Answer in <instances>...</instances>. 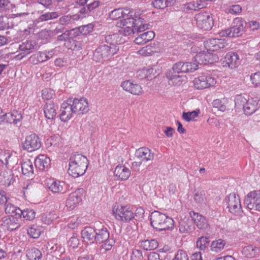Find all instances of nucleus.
I'll use <instances>...</instances> for the list:
<instances>
[{"instance_id":"nucleus-2","label":"nucleus","mask_w":260,"mask_h":260,"mask_svg":"<svg viewBox=\"0 0 260 260\" xmlns=\"http://www.w3.org/2000/svg\"><path fill=\"white\" fill-rule=\"evenodd\" d=\"M150 224L156 231L172 230L174 225L173 219L158 211H154L150 215Z\"/></svg>"},{"instance_id":"nucleus-40","label":"nucleus","mask_w":260,"mask_h":260,"mask_svg":"<svg viewBox=\"0 0 260 260\" xmlns=\"http://www.w3.org/2000/svg\"><path fill=\"white\" fill-rule=\"evenodd\" d=\"M13 175V174L8 175L6 172H1L0 173V182L4 184L10 186L15 181Z\"/></svg>"},{"instance_id":"nucleus-14","label":"nucleus","mask_w":260,"mask_h":260,"mask_svg":"<svg viewBox=\"0 0 260 260\" xmlns=\"http://www.w3.org/2000/svg\"><path fill=\"white\" fill-rule=\"evenodd\" d=\"M135 18L132 17H125L120 19L117 22V26L119 27L124 28L125 35H129L135 31Z\"/></svg>"},{"instance_id":"nucleus-59","label":"nucleus","mask_w":260,"mask_h":260,"mask_svg":"<svg viewBox=\"0 0 260 260\" xmlns=\"http://www.w3.org/2000/svg\"><path fill=\"white\" fill-rule=\"evenodd\" d=\"M70 39L75 38L81 35L80 27H76L70 30H67Z\"/></svg>"},{"instance_id":"nucleus-7","label":"nucleus","mask_w":260,"mask_h":260,"mask_svg":"<svg viewBox=\"0 0 260 260\" xmlns=\"http://www.w3.org/2000/svg\"><path fill=\"white\" fill-rule=\"evenodd\" d=\"M244 204L250 210L260 212V190L249 192L245 199Z\"/></svg>"},{"instance_id":"nucleus-55","label":"nucleus","mask_w":260,"mask_h":260,"mask_svg":"<svg viewBox=\"0 0 260 260\" xmlns=\"http://www.w3.org/2000/svg\"><path fill=\"white\" fill-rule=\"evenodd\" d=\"M31 57L37 58V62H35L33 60L35 64H37L38 62H43L46 60V53L45 52H39L37 55L32 56Z\"/></svg>"},{"instance_id":"nucleus-26","label":"nucleus","mask_w":260,"mask_h":260,"mask_svg":"<svg viewBox=\"0 0 260 260\" xmlns=\"http://www.w3.org/2000/svg\"><path fill=\"white\" fill-rule=\"evenodd\" d=\"M155 36L153 31H148L139 35L135 40L134 42L138 45H143L152 40Z\"/></svg>"},{"instance_id":"nucleus-6","label":"nucleus","mask_w":260,"mask_h":260,"mask_svg":"<svg viewBox=\"0 0 260 260\" xmlns=\"http://www.w3.org/2000/svg\"><path fill=\"white\" fill-rule=\"evenodd\" d=\"M224 201L229 211L231 213L239 215L242 212L239 197H237L235 193L230 194L225 197Z\"/></svg>"},{"instance_id":"nucleus-60","label":"nucleus","mask_w":260,"mask_h":260,"mask_svg":"<svg viewBox=\"0 0 260 260\" xmlns=\"http://www.w3.org/2000/svg\"><path fill=\"white\" fill-rule=\"evenodd\" d=\"M8 200L9 197L7 193L3 190L0 189V204H5L6 205Z\"/></svg>"},{"instance_id":"nucleus-62","label":"nucleus","mask_w":260,"mask_h":260,"mask_svg":"<svg viewBox=\"0 0 260 260\" xmlns=\"http://www.w3.org/2000/svg\"><path fill=\"white\" fill-rule=\"evenodd\" d=\"M102 243H103L102 245V248L104 249L106 251H108L112 248L115 242L113 239H109L106 242Z\"/></svg>"},{"instance_id":"nucleus-28","label":"nucleus","mask_w":260,"mask_h":260,"mask_svg":"<svg viewBox=\"0 0 260 260\" xmlns=\"http://www.w3.org/2000/svg\"><path fill=\"white\" fill-rule=\"evenodd\" d=\"M19 49L22 53L28 54L36 49V43L34 41H26L19 46Z\"/></svg>"},{"instance_id":"nucleus-31","label":"nucleus","mask_w":260,"mask_h":260,"mask_svg":"<svg viewBox=\"0 0 260 260\" xmlns=\"http://www.w3.org/2000/svg\"><path fill=\"white\" fill-rule=\"evenodd\" d=\"M50 162V160L49 158L44 155L40 156L35 161L36 167L42 170L48 169L49 167Z\"/></svg>"},{"instance_id":"nucleus-10","label":"nucleus","mask_w":260,"mask_h":260,"mask_svg":"<svg viewBox=\"0 0 260 260\" xmlns=\"http://www.w3.org/2000/svg\"><path fill=\"white\" fill-rule=\"evenodd\" d=\"M218 60V56L211 52L205 51L198 53L194 57L196 63L199 64H212Z\"/></svg>"},{"instance_id":"nucleus-58","label":"nucleus","mask_w":260,"mask_h":260,"mask_svg":"<svg viewBox=\"0 0 260 260\" xmlns=\"http://www.w3.org/2000/svg\"><path fill=\"white\" fill-rule=\"evenodd\" d=\"M143 255L141 250L135 249L131 255V260H142Z\"/></svg>"},{"instance_id":"nucleus-44","label":"nucleus","mask_w":260,"mask_h":260,"mask_svg":"<svg viewBox=\"0 0 260 260\" xmlns=\"http://www.w3.org/2000/svg\"><path fill=\"white\" fill-rule=\"evenodd\" d=\"M210 244L209 237L202 236L197 241V246L201 250H205Z\"/></svg>"},{"instance_id":"nucleus-4","label":"nucleus","mask_w":260,"mask_h":260,"mask_svg":"<svg viewBox=\"0 0 260 260\" xmlns=\"http://www.w3.org/2000/svg\"><path fill=\"white\" fill-rule=\"evenodd\" d=\"M194 85L198 89H204L213 86L216 83V79L208 73H202L194 81Z\"/></svg>"},{"instance_id":"nucleus-11","label":"nucleus","mask_w":260,"mask_h":260,"mask_svg":"<svg viewBox=\"0 0 260 260\" xmlns=\"http://www.w3.org/2000/svg\"><path fill=\"white\" fill-rule=\"evenodd\" d=\"M247 25V23L242 18H235L233 22V25L229 28L231 34V38L241 36Z\"/></svg>"},{"instance_id":"nucleus-1","label":"nucleus","mask_w":260,"mask_h":260,"mask_svg":"<svg viewBox=\"0 0 260 260\" xmlns=\"http://www.w3.org/2000/svg\"><path fill=\"white\" fill-rule=\"evenodd\" d=\"M88 165V160L86 156L74 153L70 158L68 174L74 178L82 176L85 173Z\"/></svg>"},{"instance_id":"nucleus-38","label":"nucleus","mask_w":260,"mask_h":260,"mask_svg":"<svg viewBox=\"0 0 260 260\" xmlns=\"http://www.w3.org/2000/svg\"><path fill=\"white\" fill-rule=\"evenodd\" d=\"M99 1H95L86 5L85 7H83L79 10V12L82 14H88L94 9L98 8L99 6Z\"/></svg>"},{"instance_id":"nucleus-22","label":"nucleus","mask_w":260,"mask_h":260,"mask_svg":"<svg viewBox=\"0 0 260 260\" xmlns=\"http://www.w3.org/2000/svg\"><path fill=\"white\" fill-rule=\"evenodd\" d=\"M96 243H102V242H106L109 239V232L108 229L104 225L101 227L96 228Z\"/></svg>"},{"instance_id":"nucleus-64","label":"nucleus","mask_w":260,"mask_h":260,"mask_svg":"<svg viewBox=\"0 0 260 260\" xmlns=\"http://www.w3.org/2000/svg\"><path fill=\"white\" fill-rule=\"evenodd\" d=\"M173 260H188V257L184 251L180 250L178 252Z\"/></svg>"},{"instance_id":"nucleus-9","label":"nucleus","mask_w":260,"mask_h":260,"mask_svg":"<svg viewBox=\"0 0 260 260\" xmlns=\"http://www.w3.org/2000/svg\"><path fill=\"white\" fill-rule=\"evenodd\" d=\"M113 213L117 220L123 222H128L134 218L133 211L127 206H120L115 210L113 209Z\"/></svg>"},{"instance_id":"nucleus-39","label":"nucleus","mask_w":260,"mask_h":260,"mask_svg":"<svg viewBox=\"0 0 260 260\" xmlns=\"http://www.w3.org/2000/svg\"><path fill=\"white\" fill-rule=\"evenodd\" d=\"M225 243V241L222 239L213 241L211 244V250L218 252L224 248Z\"/></svg>"},{"instance_id":"nucleus-33","label":"nucleus","mask_w":260,"mask_h":260,"mask_svg":"<svg viewBox=\"0 0 260 260\" xmlns=\"http://www.w3.org/2000/svg\"><path fill=\"white\" fill-rule=\"evenodd\" d=\"M22 174L27 176L32 175L34 173L33 162L29 159H26L21 163Z\"/></svg>"},{"instance_id":"nucleus-37","label":"nucleus","mask_w":260,"mask_h":260,"mask_svg":"<svg viewBox=\"0 0 260 260\" xmlns=\"http://www.w3.org/2000/svg\"><path fill=\"white\" fill-rule=\"evenodd\" d=\"M28 260H39L42 257V253L36 248H32L27 251Z\"/></svg>"},{"instance_id":"nucleus-17","label":"nucleus","mask_w":260,"mask_h":260,"mask_svg":"<svg viewBox=\"0 0 260 260\" xmlns=\"http://www.w3.org/2000/svg\"><path fill=\"white\" fill-rule=\"evenodd\" d=\"M17 217L5 216L2 218L1 222V225L5 227L7 230L10 231H14L20 226L18 222V218Z\"/></svg>"},{"instance_id":"nucleus-8","label":"nucleus","mask_w":260,"mask_h":260,"mask_svg":"<svg viewBox=\"0 0 260 260\" xmlns=\"http://www.w3.org/2000/svg\"><path fill=\"white\" fill-rule=\"evenodd\" d=\"M41 146V139L36 134H30L25 138L23 143V149L32 152L39 149Z\"/></svg>"},{"instance_id":"nucleus-56","label":"nucleus","mask_w":260,"mask_h":260,"mask_svg":"<svg viewBox=\"0 0 260 260\" xmlns=\"http://www.w3.org/2000/svg\"><path fill=\"white\" fill-rule=\"evenodd\" d=\"M130 93L135 95H140L142 93V89L138 84L133 83Z\"/></svg>"},{"instance_id":"nucleus-43","label":"nucleus","mask_w":260,"mask_h":260,"mask_svg":"<svg viewBox=\"0 0 260 260\" xmlns=\"http://www.w3.org/2000/svg\"><path fill=\"white\" fill-rule=\"evenodd\" d=\"M57 217L54 212L46 213L42 215L41 220L44 223L49 224Z\"/></svg>"},{"instance_id":"nucleus-53","label":"nucleus","mask_w":260,"mask_h":260,"mask_svg":"<svg viewBox=\"0 0 260 260\" xmlns=\"http://www.w3.org/2000/svg\"><path fill=\"white\" fill-rule=\"evenodd\" d=\"M110 17L113 20H117L122 16V9L119 8L113 10L110 14Z\"/></svg>"},{"instance_id":"nucleus-13","label":"nucleus","mask_w":260,"mask_h":260,"mask_svg":"<svg viewBox=\"0 0 260 260\" xmlns=\"http://www.w3.org/2000/svg\"><path fill=\"white\" fill-rule=\"evenodd\" d=\"M71 104L75 114H83L87 113L89 110L88 103L85 98L71 99Z\"/></svg>"},{"instance_id":"nucleus-61","label":"nucleus","mask_w":260,"mask_h":260,"mask_svg":"<svg viewBox=\"0 0 260 260\" xmlns=\"http://www.w3.org/2000/svg\"><path fill=\"white\" fill-rule=\"evenodd\" d=\"M79 245V240L76 236H73L68 241V245L73 248L77 247Z\"/></svg>"},{"instance_id":"nucleus-32","label":"nucleus","mask_w":260,"mask_h":260,"mask_svg":"<svg viewBox=\"0 0 260 260\" xmlns=\"http://www.w3.org/2000/svg\"><path fill=\"white\" fill-rule=\"evenodd\" d=\"M260 252V248L248 245L242 249V253L247 257L251 258L256 256Z\"/></svg>"},{"instance_id":"nucleus-20","label":"nucleus","mask_w":260,"mask_h":260,"mask_svg":"<svg viewBox=\"0 0 260 260\" xmlns=\"http://www.w3.org/2000/svg\"><path fill=\"white\" fill-rule=\"evenodd\" d=\"M82 201V196L80 194L79 190L71 193L67 200L66 207L70 210L74 209L77 204Z\"/></svg>"},{"instance_id":"nucleus-45","label":"nucleus","mask_w":260,"mask_h":260,"mask_svg":"<svg viewBox=\"0 0 260 260\" xmlns=\"http://www.w3.org/2000/svg\"><path fill=\"white\" fill-rule=\"evenodd\" d=\"M42 232V228L37 225H33L27 230V233L32 238H38Z\"/></svg>"},{"instance_id":"nucleus-24","label":"nucleus","mask_w":260,"mask_h":260,"mask_svg":"<svg viewBox=\"0 0 260 260\" xmlns=\"http://www.w3.org/2000/svg\"><path fill=\"white\" fill-rule=\"evenodd\" d=\"M169 84L173 86L180 85L183 82V77L173 70H170L166 74Z\"/></svg>"},{"instance_id":"nucleus-51","label":"nucleus","mask_w":260,"mask_h":260,"mask_svg":"<svg viewBox=\"0 0 260 260\" xmlns=\"http://www.w3.org/2000/svg\"><path fill=\"white\" fill-rule=\"evenodd\" d=\"M9 20L7 17L0 15V30H4L10 28Z\"/></svg>"},{"instance_id":"nucleus-41","label":"nucleus","mask_w":260,"mask_h":260,"mask_svg":"<svg viewBox=\"0 0 260 260\" xmlns=\"http://www.w3.org/2000/svg\"><path fill=\"white\" fill-rule=\"evenodd\" d=\"M78 19H79V16L78 15H74L73 16L67 15L60 17L59 22L60 24L64 25L72 23L74 20H78Z\"/></svg>"},{"instance_id":"nucleus-12","label":"nucleus","mask_w":260,"mask_h":260,"mask_svg":"<svg viewBox=\"0 0 260 260\" xmlns=\"http://www.w3.org/2000/svg\"><path fill=\"white\" fill-rule=\"evenodd\" d=\"M198 65L194 62L179 61L174 64L172 70L177 74L192 72L197 70Z\"/></svg>"},{"instance_id":"nucleus-54","label":"nucleus","mask_w":260,"mask_h":260,"mask_svg":"<svg viewBox=\"0 0 260 260\" xmlns=\"http://www.w3.org/2000/svg\"><path fill=\"white\" fill-rule=\"evenodd\" d=\"M247 101V100H246V99L243 96L237 95L235 100V104L236 106L238 107H242L243 109L244 106H245Z\"/></svg>"},{"instance_id":"nucleus-35","label":"nucleus","mask_w":260,"mask_h":260,"mask_svg":"<svg viewBox=\"0 0 260 260\" xmlns=\"http://www.w3.org/2000/svg\"><path fill=\"white\" fill-rule=\"evenodd\" d=\"M58 16V15L56 12L45 13L41 14L38 18L35 19L34 22L36 24H38L40 22L56 18Z\"/></svg>"},{"instance_id":"nucleus-46","label":"nucleus","mask_w":260,"mask_h":260,"mask_svg":"<svg viewBox=\"0 0 260 260\" xmlns=\"http://www.w3.org/2000/svg\"><path fill=\"white\" fill-rule=\"evenodd\" d=\"M185 7L188 10L197 11L204 8V4H201L199 1H193L187 3L185 5Z\"/></svg>"},{"instance_id":"nucleus-19","label":"nucleus","mask_w":260,"mask_h":260,"mask_svg":"<svg viewBox=\"0 0 260 260\" xmlns=\"http://www.w3.org/2000/svg\"><path fill=\"white\" fill-rule=\"evenodd\" d=\"M224 61L226 64L231 69H235L238 67L240 63L239 55L237 52H228L224 57Z\"/></svg>"},{"instance_id":"nucleus-29","label":"nucleus","mask_w":260,"mask_h":260,"mask_svg":"<svg viewBox=\"0 0 260 260\" xmlns=\"http://www.w3.org/2000/svg\"><path fill=\"white\" fill-rule=\"evenodd\" d=\"M114 173L115 175L118 177L121 180H127L131 175V171L129 169L124 166H117L116 167Z\"/></svg>"},{"instance_id":"nucleus-50","label":"nucleus","mask_w":260,"mask_h":260,"mask_svg":"<svg viewBox=\"0 0 260 260\" xmlns=\"http://www.w3.org/2000/svg\"><path fill=\"white\" fill-rule=\"evenodd\" d=\"M199 115V111H193L192 112H183L182 114V118L186 121H190L197 117Z\"/></svg>"},{"instance_id":"nucleus-52","label":"nucleus","mask_w":260,"mask_h":260,"mask_svg":"<svg viewBox=\"0 0 260 260\" xmlns=\"http://www.w3.org/2000/svg\"><path fill=\"white\" fill-rule=\"evenodd\" d=\"M81 35H86L93 30V25L90 23L87 25L79 26Z\"/></svg>"},{"instance_id":"nucleus-18","label":"nucleus","mask_w":260,"mask_h":260,"mask_svg":"<svg viewBox=\"0 0 260 260\" xmlns=\"http://www.w3.org/2000/svg\"><path fill=\"white\" fill-rule=\"evenodd\" d=\"M135 156L142 161H150L154 158V153L146 147H141L137 149Z\"/></svg>"},{"instance_id":"nucleus-3","label":"nucleus","mask_w":260,"mask_h":260,"mask_svg":"<svg viewBox=\"0 0 260 260\" xmlns=\"http://www.w3.org/2000/svg\"><path fill=\"white\" fill-rule=\"evenodd\" d=\"M119 50L117 46L108 47V45H103L96 48L93 54V59L96 62H102L103 60L107 59L108 58L112 56Z\"/></svg>"},{"instance_id":"nucleus-57","label":"nucleus","mask_w":260,"mask_h":260,"mask_svg":"<svg viewBox=\"0 0 260 260\" xmlns=\"http://www.w3.org/2000/svg\"><path fill=\"white\" fill-rule=\"evenodd\" d=\"M252 83L257 86L260 85V72H256L250 76Z\"/></svg>"},{"instance_id":"nucleus-48","label":"nucleus","mask_w":260,"mask_h":260,"mask_svg":"<svg viewBox=\"0 0 260 260\" xmlns=\"http://www.w3.org/2000/svg\"><path fill=\"white\" fill-rule=\"evenodd\" d=\"M204 46L207 52L215 51L216 39H212L204 42Z\"/></svg>"},{"instance_id":"nucleus-36","label":"nucleus","mask_w":260,"mask_h":260,"mask_svg":"<svg viewBox=\"0 0 260 260\" xmlns=\"http://www.w3.org/2000/svg\"><path fill=\"white\" fill-rule=\"evenodd\" d=\"M158 245V242L155 239L145 240L141 242V247L146 250H154Z\"/></svg>"},{"instance_id":"nucleus-42","label":"nucleus","mask_w":260,"mask_h":260,"mask_svg":"<svg viewBox=\"0 0 260 260\" xmlns=\"http://www.w3.org/2000/svg\"><path fill=\"white\" fill-rule=\"evenodd\" d=\"M119 38V35L118 34H114L106 36L105 37V41L109 44L108 47H111L113 45V46H116V44L122 43L120 40H117Z\"/></svg>"},{"instance_id":"nucleus-5","label":"nucleus","mask_w":260,"mask_h":260,"mask_svg":"<svg viewBox=\"0 0 260 260\" xmlns=\"http://www.w3.org/2000/svg\"><path fill=\"white\" fill-rule=\"evenodd\" d=\"M197 26L203 30H208L211 29L213 25V19L211 15L207 12H201L195 15Z\"/></svg>"},{"instance_id":"nucleus-21","label":"nucleus","mask_w":260,"mask_h":260,"mask_svg":"<svg viewBox=\"0 0 260 260\" xmlns=\"http://www.w3.org/2000/svg\"><path fill=\"white\" fill-rule=\"evenodd\" d=\"M96 228L86 226L81 231V236L84 241L88 242L90 244L94 243L96 239Z\"/></svg>"},{"instance_id":"nucleus-23","label":"nucleus","mask_w":260,"mask_h":260,"mask_svg":"<svg viewBox=\"0 0 260 260\" xmlns=\"http://www.w3.org/2000/svg\"><path fill=\"white\" fill-rule=\"evenodd\" d=\"M64 185L63 182L52 179H49L47 182L48 188L53 193H63L65 191L63 189Z\"/></svg>"},{"instance_id":"nucleus-25","label":"nucleus","mask_w":260,"mask_h":260,"mask_svg":"<svg viewBox=\"0 0 260 260\" xmlns=\"http://www.w3.org/2000/svg\"><path fill=\"white\" fill-rule=\"evenodd\" d=\"M56 109L53 102H47L44 107V112L46 118L48 119H54L57 114Z\"/></svg>"},{"instance_id":"nucleus-34","label":"nucleus","mask_w":260,"mask_h":260,"mask_svg":"<svg viewBox=\"0 0 260 260\" xmlns=\"http://www.w3.org/2000/svg\"><path fill=\"white\" fill-rule=\"evenodd\" d=\"M5 210L7 214H11V216H13L14 217L15 216L21 218L22 210L20 208L14 206L13 205L10 203H8L7 204H6Z\"/></svg>"},{"instance_id":"nucleus-63","label":"nucleus","mask_w":260,"mask_h":260,"mask_svg":"<svg viewBox=\"0 0 260 260\" xmlns=\"http://www.w3.org/2000/svg\"><path fill=\"white\" fill-rule=\"evenodd\" d=\"M145 211L142 208H138L135 211V214L134 215V219L136 220H140L143 218L144 216Z\"/></svg>"},{"instance_id":"nucleus-27","label":"nucleus","mask_w":260,"mask_h":260,"mask_svg":"<svg viewBox=\"0 0 260 260\" xmlns=\"http://www.w3.org/2000/svg\"><path fill=\"white\" fill-rule=\"evenodd\" d=\"M258 109L257 102L252 99L247 100L244 106L243 111L245 115H251Z\"/></svg>"},{"instance_id":"nucleus-47","label":"nucleus","mask_w":260,"mask_h":260,"mask_svg":"<svg viewBox=\"0 0 260 260\" xmlns=\"http://www.w3.org/2000/svg\"><path fill=\"white\" fill-rule=\"evenodd\" d=\"M22 217L27 220H31L35 218L36 212L32 209H26L22 210L21 217Z\"/></svg>"},{"instance_id":"nucleus-15","label":"nucleus","mask_w":260,"mask_h":260,"mask_svg":"<svg viewBox=\"0 0 260 260\" xmlns=\"http://www.w3.org/2000/svg\"><path fill=\"white\" fill-rule=\"evenodd\" d=\"M60 118L62 121H68L72 117V114L74 113V110L71 104V99H69L66 102H63L60 108Z\"/></svg>"},{"instance_id":"nucleus-16","label":"nucleus","mask_w":260,"mask_h":260,"mask_svg":"<svg viewBox=\"0 0 260 260\" xmlns=\"http://www.w3.org/2000/svg\"><path fill=\"white\" fill-rule=\"evenodd\" d=\"M192 212L193 215V216H192V220H194L197 227L206 233L209 232L210 231V225L206 218L197 213H196L193 211Z\"/></svg>"},{"instance_id":"nucleus-49","label":"nucleus","mask_w":260,"mask_h":260,"mask_svg":"<svg viewBox=\"0 0 260 260\" xmlns=\"http://www.w3.org/2000/svg\"><path fill=\"white\" fill-rule=\"evenodd\" d=\"M54 95V91L50 88H45L42 91V96L45 100H50Z\"/></svg>"},{"instance_id":"nucleus-30","label":"nucleus","mask_w":260,"mask_h":260,"mask_svg":"<svg viewBox=\"0 0 260 260\" xmlns=\"http://www.w3.org/2000/svg\"><path fill=\"white\" fill-rule=\"evenodd\" d=\"M192 220L184 218L179 221V229L181 233H188L192 231Z\"/></svg>"}]
</instances>
